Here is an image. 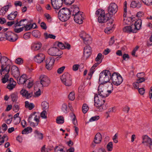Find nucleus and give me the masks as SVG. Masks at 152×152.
Returning a JSON list of instances; mask_svg holds the SVG:
<instances>
[{"label": "nucleus", "instance_id": "1", "mask_svg": "<svg viewBox=\"0 0 152 152\" xmlns=\"http://www.w3.org/2000/svg\"><path fill=\"white\" fill-rule=\"evenodd\" d=\"M72 13L67 8H63L60 9L58 12V16L59 19L62 21L65 22L70 17Z\"/></svg>", "mask_w": 152, "mask_h": 152}, {"label": "nucleus", "instance_id": "2", "mask_svg": "<svg viewBox=\"0 0 152 152\" xmlns=\"http://www.w3.org/2000/svg\"><path fill=\"white\" fill-rule=\"evenodd\" d=\"M39 79L40 81L36 82L35 86H37L41 89H43V87L48 86L50 83V78L45 75H41L39 77Z\"/></svg>", "mask_w": 152, "mask_h": 152}, {"label": "nucleus", "instance_id": "3", "mask_svg": "<svg viewBox=\"0 0 152 152\" xmlns=\"http://www.w3.org/2000/svg\"><path fill=\"white\" fill-rule=\"evenodd\" d=\"M0 62L1 64V69H0V75L3 74L8 73L10 69V66L7 65V62L8 59L5 57L3 56L1 57Z\"/></svg>", "mask_w": 152, "mask_h": 152}, {"label": "nucleus", "instance_id": "4", "mask_svg": "<svg viewBox=\"0 0 152 152\" xmlns=\"http://www.w3.org/2000/svg\"><path fill=\"white\" fill-rule=\"evenodd\" d=\"M101 98H102L98 96L97 94H95L94 97V105L97 108L98 110H97L100 112L107 109V107H104V106L101 107L105 102V99Z\"/></svg>", "mask_w": 152, "mask_h": 152}, {"label": "nucleus", "instance_id": "5", "mask_svg": "<svg viewBox=\"0 0 152 152\" xmlns=\"http://www.w3.org/2000/svg\"><path fill=\"white\" fill-rule=\"evenodd\" d=\"M111 73L108 70H104L102 72L99 74V80L104 83H106L111 79Z\"/></svg>", "mask_w": 152, "mask_h": 152}, {"label": "nucleus", "instance_id": "6", "mask_svg": "<svg viewBox=\"0 0 152 152\" xmlns=\"http://www.w3.org/2000/svg\"><path fill=\"white\" fill-rule=\"evenodd\" d=\"M37 113L34 112L29 116L28 121L31 126L35 127L37 126L39 121V116L36 115Z\"/></svg>", "mask_w": 152, "mask_h": 152}, {"label": "nucleus", "instance_id": "7", "mask_svg": "<svg viewBox=\"0 0 152 152\" xmlns=\"http://www.w3.org/2000/svg\"><path fill=\"white\" fill-rule=\"evenodd\" d=\"M111 79L113 84L117 86L119 85L123 81L121 76L119 74L116 72H114L112 74Z\"/></svg>", "mask_w": 152, "mask_h": 152}, {"label": "nucleus", "instance_id": "8", "mask_svg": "<svg viewBox=\"0 0 152 152\" xmlns=\"http://www.w3.org/2000/svg\"><path fill=\"white\" fill-rule=\"evenodd\" d=\"M63 84L66 86H70L72 84V78L71 75L68 73H64L61 77Z\"/></svg>", "mask_w": 152, "mask_h": 152}, {"label": "nucleus", "instance_id": "9", "mask_svg": "<svg viewBox=\"0 0 152 152\" xmlns=\"http://www.w3.org/2000/svg\"><path fill=\"white\" fill-rule=\"evenodd\" d=\"M98 90L99 97L102 99H105L109 95V94H107L106 90L105 89L104 86L102 84H100L99 86Z\"/></svg>", "mask_w": 152, "mask_h": 152}, {"label": "nucleus", "instance_id": "10", "mask_svg": "<svg viewBox=\"0 0 152 152\" xmlns=\"http://www.w3.org/2000/svg\"><path fill=\"white\" fill-rule=\"evenodd\" d=\"M49 55L53 56H59L63 54L61 50L56 47L50 48L48 50Z\"/></svg>", "mask_w": 152, "mask_h": 152}, {"label": "nucleus", "instance_id": "11", "mask_svg": "<svg viewBox=\"0 0 152 152\" xmlns=\"http://www.w3.org/2000/svg\"><path fill=\"white\" fill-rule=\"evenodd\" d=\"M80 37L83 40L85 44L89 45L92 42V39L89 35L83 31L81 32L80 34Z\"/></svg>", "mask_w": 152, "mask_h": 152}, {"label": "nucleus", "instance_id": "12", "mask_svg": "<svg viewBox=\"0 0 152 152\" xmlns=\"http://www.w3.org/2000/svg\"><path fill=\"white\" fill-rule=\"evenodd\" d=\"M27 19H25L21 20L20 21V26H24V29L25 31H26L30 30L32 28L34 29L37 28V26L35 23L33 24H30L29 25H27L26 24H22L23 22L25 21Z\"/></svg>", "mask_w": 152, "mask_h": 152}, {"label": "nucleus", "instance_id": "13", "mask_svg": "<svg viewBox=\"0 0 152 152\" xmlns=\"http://www.w3.org/2000/svg\"><path fill=\"white\" fill-rule=\"evenodd\" d=\"M55 62V59L53 57H49L45 60L46 67L48 70L52 68Z\"/></svg>", "mask_w": 152, "mask_h": 152}, {"label": "nucleus", "instance_id": "14", "mask_svg": "<svg viewBox=\"0 0 152 152\" xmlns=\"http://www.w3.org/2000/svg\"><path fill=\"white\" fill-rule=\"evenodd\" d=\"M63 0H51V5L54 9L58 10L62 6Z\"/></svg>", "mask_w": 152, "mask_h": 152}, {"label": "nucleus", "instance_id": "15", "mask_svg": "<svg viewBox=\"0 0 152 152\" xmlns=\"http://www.w3.org/2000/svg\"><path fill=\"white\" fill-rule=\"evenodd\" d=\"M5 36L7 39L11 42H14L18 38L17 35L11 32H7L5 34Z\"/></svg>", "mask_w": 152, "mask_h": 152}, {"label": "nucleus", "instance_id": "16", "mask_svg": "<svg viewBox=\"0 0 152 152\" xmlns=\"http://www.w3.org/2000/svg\"><path fill=\"white\" fill-rule=\"evenodd\" d=\"M118 10V6L114 3H111L107 9L108 12L111 13L112 15L115 14Z\"/></svg>", "mask_w": 152, "mask_h": 152}, {"label": "nucleus", "instance_id": "17", "mask_svg": "<svg viewBox=\"0 0 152 152\" xmlns=\"http://www.w3.org/2000/svg\"><path fill=\"white\" fill-rule=\"evenodd\" d=\"M113 19L110 20V23H107V24L108 27H107L104 30L105 33L107 34H110L112 33L113 30L114 26L113 24Z\"/></svg>", "mask_w": 152, "mask_h": 152}, {"label": "nucleus", "instance_id": "18", "mask_svg": "<svg viewBox=\"0 0 152 152\" xmlns=\"http://www.w3.org/2000/svg\"><path fill=\"white\" fill-rule=\"evenodd\" d=\"M142 20L140 19H139L135 21L134 24H132V27L134 28V31H136V33L137 32L138 30L140 29L141 28L142 25Z\"/></svg>", "mask_w": 152, "mask_h": 152}, {"label": "nucleus", "instance_id": "19", "mask_svg": "<svg viewBox=\"0 0 152 152\" xmlns=\"http://www.w3.org/2000/svg\"><path fill=\"white\" fill-rule=\"evenodd\" d=\"M142 143L144 145L148 146L149 147L150 145L152 143L151 139L147 135H144L142 136Z\"/></svg>", "mask_w": 152, "mask_h": 152}, {"label": "nucleus", "instance_id": "20", "mask_svg": "<svg viewBox=\"0 0 152 152\" xmlns=\"http://www.w3.org/2000/svg\"><path fill=\"white\" fill-rule=\"evenodd\" d=\"M45 56L42 53H39L34 58V61L39 63H40L45 59Z\"/></svg>", "mask_w": 152, "mask_h": 152}, {"label": "nucleus", "instance_id": "21", "mask_svg": "<svg viewBox=\"0 0 152 152\" xmlns=\"http://www.w3.org/2000/svg\"><path fill=\"white\" fill-rule=\"evenodd\" d=\"M92 53L91 48L89 45H87L84 48V56L87 58L90 56Z\"/></svg>", "mask_w": 152, "mask_h": 152}, {"label": "nucleus", "instance_id": "22", "mask_svg": "<svg viewBox=\"0 0 152 152\" xmlns=\"http://www.w3.org/2000/svg\"><path fill=\"white\" fill-rule=\"evenodd\" d=\"M83 13L75 15L74 16V21L77 23L81 24L83 23Z\"/></svg>", "mask_w": 152, "mask_h": 152}, {"label": "nucleus", "instance_id": "23", "mask_svg": "<svg viewBox=\"0 0 152 152\" xmlns=\"http://www.w3.org/2000/svg\"><path fill=\"white\" fill-rule=\"evenodd\" d=\"M16 84V82L13 80V79L10 78L9 84L7 86V88L10 90H11L15 87Z\"/></svg>", "mask_w": 152, "mask_h": 152}, {"label": "nucleus", "instance_id": "24", "mask_svg": "<svg viewBox=\"0 0 152 152\" xmlns=\"http://www.w3.org/2000/svg\"><path fill=\"white\" fill-rule=\"evenodd\" d=\"M11 6V3H9L7 5L1 8L0 10V15H4L7 11L9 8Z\"/></svg>", "mask_w": 152, "mask_h": 152}, {"label": "nucleus", "instance_id": "25", "mask_svg": "<svg viewBox=\"0 0 152 152\" xmlns=\"http://www.w3.org/2000/svg\"><path fill=\"white\" fill-rule=\"evenodd\" d=\"M134 28L132 27V25L131 26H127L124 27L123 28V31L126 33H136V31H134Z\"/></svg>", "mask_w": 152, "mask_h": 152}, {"label": "nucleus", "instance_id": "26", "mask_svg": "<svg viewBox=\"0 0 152 152\" xmlns=\"http://www.w3.org/2000/svg\"><path fill=\"white\" fill-rule=\"evenodd\" d=\"M41 46L42 44L40 42H37L32 44L31 48L33 50H37L40 49Z\"/></svg>", "mask_w": 152, "mask_h": 152}, {"label": "nucleus", "instance_id": "27", "mask_svg": "<svg viewBox=\"0 0 152 152\" xmlns=\"http://www.w3.org/2000/svg\"><path fill=\"white\" fill-rule=\"evenodd\" d=\"M20 94L23 97L28 99L31 97L32 96V93H28V91L25 89H23L20 91Z\"/></svg>", "mask_w": 152, "mask_h": 152}, {"label": "nucleus", "instance_id": "28", "mask_svg": "<svg viewBox=\"0 0 152 152\" xmlns=\"http://www.w3.org/2000/svg\"><path fill=\"white\" fill-rule=\"evenodd\" d=\"M73 12L72 10V12H71V13H72L71 15H72V16H75V14L78 15L79 14L83 13V12L80 11L79 8L77 6L73 5Z\"/></svg>", "mask_w": 152, "mask_h": 152}, {"label": "nucleus", "instance_id": "29", "mask_svg": "<svg viewBox=\"0 0 152 152\" xmlns=\"http://www.w3.org/2000/svg\"><path fill=\"white\" fill-rule=\"evenodd\" d=\"M102 139V135L99 133H97L95 135L94 142V143L99 144L101 141Z\"/></svg>", "mask_w": 152, "mask_h": 152}, {"label": "nucleus", "instance_id": "30", "mask_svg": "<svg viewBox=\"0 0 152 152\" xmlns=\"http://www.w3.org/2000/svg\"><path fill=\"white\" fill-rule=\"evenodd\" d=\"M106 16L104 14H102V13L100 14V15L98 17V21L101 23H104L106 22V20L105 19Z\"/></svg>", "mask_w": 152, "mask_h": 152}, {"label": "nucleus", "instance_id": "31", "mask_svg": "<svg viewBox=\"0 0 152 152\" xmlns=\"http://www.w3.org/2000/svg\"><path fill=\"white\" fill-rule=\"evenodd\" d=\"M27 80V77L26 74H23L20 77V84H23Z\"/></svg>", "mask_w": 152, "mask_h": 152}, {"label": "nucleus", "instance_id": "32", "mask_svg": "<svg viewBox=\"0 0 152 152\" xmlns=\"http://www.w3.org/2000/svg\"><path fill=\"white\" fill-rule=\"evenodd\" d=\"M141 7V4L138 1H132L131 4V7L133 8L137 7L139 8Z\"/></svg>", "mask_w": 152, "mask_h": 152}, {"label": "nucleus", "instance_id": "33", "mask_svg": "<svg viewBox=\"0 0 152 152\" xmlns=\"http://www.w3.org/2000/svg\"><path fill=\"white\" fill-rule=\"evenodd\" d=\"M34 105L32 103H29L28 101L25 102V107L29 110H32L34 107Z\"/></svg>", "mask_w": 152, "mask_h": 152}, {"label": "nucleus", "instance_id": "34", "mask_svg": "<svg viewBox=\"0 0 152 152\" xmlns=\"http://www.w3.org/2000/svg\"><path fill=\"white\" fill-rule=\"evenodd\" d=\"M18 12L17 11L12 12L8 15L7 18L9 20H14Z\"/></svg>", "mask_w": 152, "mask_h": 152}, {"label": "nucleus", "instance_id": "35", "mask_svg": "<svg viewBox=\"0 0 152 152\" xmlns=\"http://www.w3.org/2000/svg\"><path fill=\"white\" fill-rule=\"evenodd\" d=\"M14 31L17 33H19V23L17 20L13 27Z\"/></svg>", "mask_w": 152, "mask_h": 152}, {"label": "nucleus", "instance_id": "36", "mask_svg": "<svg viewBox=\"0 0 152 152\" xmlns=\"http://www.w3.org/2000/svg\"><path fill=\"white\" fill-rule=\"evenodd\" d=\"M32 129L30 127H28L24 129L22 132V133L23 134H28L30 133L32 131Z\"/></svg>", "mask_w": 152, "mask_h": 152}, {"label": "nucleus", "instance_id": "37", "mask_svg": "<svg viewBox=\"0 0 152 152\" xmlns=\"http://www.w3.org/2000/svg\"><path fill=\"white\" fill-rule=\"evenodd\" d=\"M33 36L36 38H39L41 35L40 32L38 30H35L32 31V32Z\"/></svg>", "mask_w": 152, "mask_h": 152}, {"label": "nucleus", "instance_id": "38", "mask_svg": "<svg viewBox=\"0 0 152 152\" xmlns=\"http://www.w3.org/2000/svg\"><path fill=\"white\" fill-rule=\"evenodd\" d=\"M44 36L45 38L47 39L49 38L54 39L56 38V36L52 34H48L47 33H45L44 34Z\"/></svg>", "mask_w": 152, "mask_h": 152}, {"label": "nucleus", "instance_id": "39", "mask_svg": "<svg viewBox=\"0 0 152 152\" xmlns=\"http://www.w3.org/2000/svg\"><path fill=\"white\" fill-rule=\"evenodd\" d=\"M34 133L36 134L38 137V138L39 140H42L43 138V134L40 133L37 130L35 131Z\"/></svg>", "mask_w": 152, "mask_h": 152}, {"label": "nucleus", "instance_id": "40", "mask_svg": "<svg viewBox=\"0 0 152 152\" xmlns=\"http://www.w3.org/2000/svg\"><path fill=\"white\" fill-rule=\"evenodd\" d=\"M41 105L43 110H48L49 107L48 103L45 101L42 102Z\"/></svg>", "mask_w": 152, "mask_h": 152}, {"label": "nucleus", "instance_id": "41", "mask_svg": "<svg viewBox=\"0 0 152 152\" xmlns=\"http://www.w3.org/2000/svg\"><path fill=\"white\" fill-rule=\"evenodd\" d=\"M18 67L16 66L13 65L12 66L11 71L12 74L16 75L18 72Z\"/></svg>", "mask_w": 152, "mask_h": 152}, {"label": "nucleus", "instance_id": "42", "mask_svg": "<svg viewBox=\"0 0 152 152\" xmlns=\"http://www.w3.org/2000/svg\"><path fill=\"white\" fill-rule=\"evenodd\" d=\"M71 117L72 118V121L73 123L75 125H76L77 124V121L75 115L73 113H71Z\"/></svg>", "mask_w": 152, "mask_h": 152}, {"label": "nucleus", "instance_id": "43", "mask_svg": "<svg viewBox=\"0 0 152 152\" xmlns=\"http://www.w3.org/2000/svg\"><path fill=\"white\" fill-rule=\"evenodd\" d=\"M107 88H109V89H110L109 90L108 89V90H106L107 93H107V94H108L109 95L112 93V91L113 90V86L111 83H109V84L108 85Z\"/></svg>", "mask_w": 152, "mask_h": 152}, {"label": "nucleus", "instance_id": "44", "mask_svg": "<svg viewBox=\"0 0 152 152\" xmlns=\"http://www.w3.org/2000/svg\"><path fill=\"white\" fill-rule=\"evenodd\" d=\"M56 121L58 124H63L64 122V117L62 116L58 117L56 119Z\"/></svg>", "mask_w": 152, "mask_h": 152}, {"label": "nucleus", "instance_id": "45", "mask_svg": "<svg viewBox=\"0 0 152 152\" xmlns=\"http://www.w3.org/2000/svg\"><path fill=\"white\" fill-rule=\"evenodd\" d=\"M103 58V57H102V53H99L98 54L97 56L95 58V61L96 62H99L102 61V62Z\"/></svg>", "mask_w": 152, "mask_h": 152}, {"label": "nucleus", "instance_id": "46", "mask_svg": "<svg viewBox=\"0 0 152 152\" xmlns=\"http://www.w3.org/2000/svg\"><path fill=\"white\" fill-rule=\"evenodd\" d=\"M107 149L109 151H111L113 149V144L112 142H109L107 145Z\"/></svg>", "mask_w": 152, "mask_h": 152}, {"label": "nucleus", "instance_id": "47", "mask_svg": "<svg viewBox=\"0 0 152 152\" xmlns=\"http://www.w3.org/2000/svg\"><path fill=\"white\" fill-rule=\"evenodd\" d=\"M8 74H3L5 75L4 77L2 79V82L4 83H5L8 80V77H9V76L8 75ZM3 74V73H2Z\"/></svg>", "mask_w": 152, "mask_h": 152}, {"label": "nucleus", "instance_id": "48", "mask_svg": "<svg viewBox=\"0 0 152 152\" xmlns=\"http://www.w3.org/2000/svg\"><path fill=\"white\" fill-rule=\"evenodd\" d=\"M113 15L111 13H109L108 12V13H106L105 15H104L105 16H106L105 19L106 20V21H107L109 20L107 23H110V20L113 19H111V18Z\"/></svg>", "mask_w": 152, "mask_h": 152}, {"label": "nucleus", "instance_id": "49", "mask_svg": "<svg viewBox=\"0 0 152 152\" xmlns=\"http://www.w3.org/2000/svg\"><path fill=\"white\" fill-rule=\"evenodd\" d=\"M145 5L149 6L152 4V0H141Z\"/></svg>", "mask_w": 152, "mask_h": 152}, {"label": "nucleus", "instance_id": "50", "mask_svg": "<svg viewBox=\"0 0 152 152\" xmlns=\"http://www.w3.org/2000/svg\"><path fill=\"white\" fill-rule=\"evenodd\" d=\"M55 152H65L63 148H61L58 146H56L54 148Z\"/></svg>", "mask_w": 152, "mask_h": 152}, {"label": "nucleus", "instance_id": "51", "mask_svg": "<svg viewBox=\"0 0 152 152\" xmlns=\"http://www.w3.org/2000/svg\"><path fill=\"white\" fill-rule=\"evenodd\" d=\"M74 92H71L68 95V98L69 100L73 101L75 99V95Z\"/></svg>", "mask_w": 152, "mask_h": 152}, {"label": "nucleus", "instance_id": "52", "mask_svg": "<svg viewBox=\"0 0 152 152\" xmlns=\"http://www.w3.org/2000/svg\"><path fill=\"white\" fill-rule=\"evenodd\" d=\"M88 107L86 104H84L83 106L82 110L84 113H86L88 110Z\"/></svg>", "mask_w": 152, "mask_h": 152}, {"label": "nucleus", "instance_id": "53", "mask_svg": "<svg viewBox=\"0 0 152 152\" xmlns=\"http://www.w3.org/2000/svg\"><path fill=\"white\" fill-rule=\"evenodd\" d=\"M124 13L123 16L124 17H125L126 16L127 13V2L126 1H125L124 2Z\"/></svg>", "mask_w": 152, "mask_h": 152}, {"label": "nucleus", "instance_id": "54", "mask_svg": "<svg viewBox=\"0 0 152 152\" xmlns=\"http://www.w3.org/2000/svg\"><path fill=\"white\" fill-rule=\"evenodd\" d=\"M57 45L60 49H64V44L61 42H57Z\"/></svg>", "mask_w": 152, "mask_h": 152}, {"label": "nucleus", "instance_id": "55", "mask_svg": "<svg viewBox=\"0 0 152 152\" xmlns=\"http://www.w3.org/2000/svg\"><path fill=\"white\" fill-rule=\"evenodd\" d=\"M84 85H82L79 87L78 91L79 93H82L84 92Z\"/></svg>", "mask_w": 152, "mask_h": 152}, {"label": "nucleus", "instance_id": "56", "mask_svg": "<svg viewBox=\"0 0 152 152\" xmlns=\"http://www.w3.org/2000/svg\"><path fill=\"white\" fill-rule=\"evenodd\" d=\"M67 105L66 104H63L62 105L61 109L62 111L64 113L67 112Z\"/></svg>", "mask_w": 152, "mask_h": 152}, {"label": "nucleus", "instance_id": "57", "mask_svg": "<svg viewBox=\"0 0 152 152\" xmlns=\"http://www.w3.org/2000/svg\"><path fill=\"white\" fill-rule=\"evenodd\" d=\"M12 101L13 102H16L18 99V96L16 94H12L11 95Z\"/></svg>", "mask_w": 152, "mask_h": 152}, {"label": "nucleus", "instance_id": "58", "mask_svg": "<svg viewBox=\"0 0 152 152\" xmlns=\"http://www.w3.org/2000/svg\"><path fill=\"white\" fill-rule=\"evenodd\" d=\"M99 118V116L97 115L92 117L89 120L90 121H94L98 120Z\"/></svg>", "mask_w": 152, "mask_h": 152}, {"label": "nucleus", "instance_id": "59", "mask_svg": "<svg viewBox=\"0 0 152 152\" xmlns=\"http://www.w3.org/2000/svg\"><path fill=\"white\" fill-rule=\"evenodd\" d=\"M31 33L28 32L25 34L23 35V38L25 39H27L30 38Z\"/></svg>", "mask_w": 152, "mask_h": 152}, {"label": "nucleus", "instance_id": "60", "mask_svg": "<svg viewBox=\"0 0 152 152\" xmlns=\"http://www.w3.org/2000/svg\"><path fill=\"white\" fill-rule=\"evenodd\" d=\"M102 13V14H104V10H102L100 9L97 10L96 12V14L97 15H100V14Z\"/></svg>", "mask_w": 152, "mask_h": 152}, {"label": "nucleus", "instance_id": "61", "mask_svg": "<svg viewBox=\"0 0 152 152\" xmlns=\"http://www.w3.org/2000/svg\"><path fill=\"white\" fill-rule=\"evenodd\" d=\"M44 16L46 18L47 20L49 22H50L51 21V18L50 16V15L48 14L45 13L44 15Z\"/></svg>", "mask_w": 152, "mask_h": 152}, {"label": "nucleus", "instance_id": "62", "mask_svg": "<svg viewBox=\"0 0 152 152\" xmlns=\"http://www.w3.org/2000/svg\"><path fill=\"white\" fill-rule=\"evenodd\" d=\"M65 66H63L60 68H59L57 70V72L58 74L61 73L65 69Z\"/></svg>", "mask_w": 152, "mask_h": 152}, {"label": "nucleus", "instance_id": "63", "mask_svg": "<svg viewBox=\"0 0 152 152\" xmlns=\"http://www.w3.org/2000/svg\"><path fill=\"white\" fill-rule=\"evenodd\" d=\"M138 91L139 93L141 95H143L145 92V90L143 88H139Z\"/></svg>", "mask_w": 152, "mask_h": 152}, {"label": "nucleus", "instance_id": "64", "mask_svg": "<svg viewBox=\"0 0 152 152\" xmlns=\"http://www.w3.org/2000/svg\"><path fill=\"white\" fill-rule=\"evenodd\" d=\"M46 111L45 110H44L41 113V116L42 118H47V116L46 115Z\"/></svg>", "mask_w": 152, "mask_h": 152}]
</instances>
